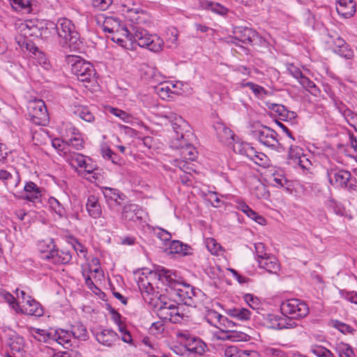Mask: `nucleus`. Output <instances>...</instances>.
Here are the masks:
<instances>
[{"label": "nucleus", "mask_w": 357, "mask_h": 357, "mask_svg": "<svg viewBox=\"0 0 357 357\" xmlns=\"http://www.w3.org/2000/svg\"><path fill=\"white\" fill-rule=\"evenodd\" d=\"M102 29L110 33L115 31L121 32L132 43H136L141 47H145L153 52L162 50L164 45L162 39L156 34H150L146 29L139 26H132L130 31L126 26H121L119 21L112 17L105 18Z\"/></svg>", "instance_id": "nucleus-1"}, {"label": "nucleus", "mask_w": 357, "mask_h": 357, "mask_svg": "<svg viewBox=\"0 0 357 357\" xmlns=\"http://www.w3.org/2000/svg\"><path fill=\"white\" fill-rule=\"evenodd\" d=\"M47 28L52 35L58 38V43L62 47L69 46L75 48L79 40V33L76 31L74 24L67 18H60L56 23L49 22Z\"/></svg>", "instance_id": "nucleus-2"}, {"label": "nucleus", "mask_w": 357, "mask_h": 357, "mask_svg": "<svg viewBox=\"0 0 357 357\" xmlns=\"http://www.w3.org/2000/svg\"><path fill=\"white\" fill-rule=\"evenodd\" d=\"M66 61L71 66V71L79 81L90 82L95 79L96 70L91 63L75 55H67Z\"/></svg>", "instance_id": "nucleus-3"}, {"label": "nucleus", "mask_w": 357, "mask_h": 357, "mask_svg": "<svg viewBox=\"0 0 357 357\" xmlns=\"http://www.w3.org/2000/svg\"><path fill=\"white\" fill-rule=\"evenodd\" d=\"M280 310L284 317L291 319H301L309 313L307 305L296 298L288 299L280 305Z\"/></svg>", "instance_id": "nucleus-4"}, {"label": "nucleus", "mask_w": 357, "mask_h": 357, "mask_svg": "<svg viewBox=\"0 0 357 357\" xmlns=\"http://www.w3.org/2000/svg\"><path fill=\"white\" fill-rule=\"evenodd\" d=\"M167 118L169 119L174 130L172 145H174L176 142H183L185 141V139L193 138V135L190 130V126L181 116L171 114Z\"/></svg>", "instance_id": "nucleus-5"}, {"label": "nucleus", "mask_w": 357, "mask_h": 357, "mask_svg": "<svg viewBox=\"0 0 357 357\" xmlns=\"http://www.w3.org/2000/svg\"><path fill=\"white\" fill-rule=\"evenodd\" d=\"M29 119L38 126H45L49 121V114L44 101L34 100L27 105Z\"/></svg>", "instance_id": "nucleus-6"}, {"label": "nucleus", "mask_w": 357, "mask_h": 357, "mask_svg": "<svg viewBox=\"0 0 357 357\" xmlns=\"http://www.w3.org/2000/svg\"><path fill=\"white\" fill-rule=\"evenodd\" d=\"M253 136L263 145L271 149H277L280 142L277 138L278 133L266 126L260 125L258 129L252 131Z\"/></svg>", "instance_id": "nucleus-7"}, {"label": "nucleus", "mask_w": 357, "mask_h": 357, "mask_svg": "<svg viewBox=\"0 0 357 357\" xmlns=\"http://www.w3.org/2000/svg\"><path fill=\"white\" fill-rule=\"evenodd\" d=\"M233 38L243 44L253 45L260 41L259 33L247 26H236L233 31Z\"/></svg>", "instance_id": "nucleus-8"}, {"label": "nucleus", "mask_w": 357, "mask_h": 357, "mask_svg": "<svg viewBox=\"0 0 357 357\" xmlns=\"http://www.w3.org/2000/svg\"><path fill=\"white\" fill-rule=\"evenodd\" d=\"M26 298V303H24L22 306H20L19 303L16 304V312L35 317L43 316L44 310L40 303L31 296H27Z\"/></svg>", "instance_id": "nucleus-9"}, {"label": "nucleus", "mask_w": 357, "mask_h": 357, "mask_svg": "<svg viewBox=\"0 0 357 357\" xmlns=\"http://www.w3.org/2000/svg\"><path fill=\"white\" fill-rule=\"evenodd\" d=\"M149 275L151 278L157 279L170 288L173 285H178V283L175 280L176 275L172 271L164 267H157L155 271H151Z\"/></svg>", "instance_id": "nucleus-10"}, {"label": "nucleus", "mask_w": 357, "mask_h": 357, "mask_svg": "<svg viewBox=\"0 0 357 357\" xmlns=\"http://www.w3.org/2000/svg\"><path fill=\"white\" fill-rule=\"evenodd\" d=\"M101 190L109 208L114 205L121 206V202L126 199V195L116 188L103 186Z\"/></svg>", "instance_id": "nucleus-11"}, {"label": "nucleus", "mask_w": 357, "mask_h": 357, "mask_svg": "<svg viewBox=\"0 0 357 357\" xmlns=\"http://www.w3.org/2000/svg\"><path fill=\"white\" fill-rule=\"evenodd\" d=\"M23 31L25 32V34H28L30 36L47 38V32L49 31V29L47 28V26L44 28L42 26V23L29 20L24 23Z\"/></svg>", "instance_id": "nucleus-12"}, {"label": "nucleus", "mask_w": 357, "mask_h": 357, "mask_svg": "<svg viewBox=\"0 0 357 357\" xmlns=\"http://www.w3.org/2000/svg\"><path fill=\"white\" fill-rule=\"evenodd\" d=\"M158 314L160 319L169 320L172 323H178L182 319L178 306L174 304H169L163 308L158 307Z\"/></svg>", "instance_id": "nucleus-13"}, {"label": "nucleus", "mask_w": 357, "mask_h": 357, "mask_svg": "<svg viewBox=\"0 0 357 357\" xmlns=\"http://www.w3.org/2000/svg\"><path fill=\"white\" fill-rule=\"evenodd\" d=\"M46 255V260H50L54 264H68L72 259V253L66 249L59 250L56 248Z\"/></svg>", "instance_id": "nucleus-14"}, {"label": "nucleus", "mask_w": 357, "mask_h": 357, "mask_svg": "<svg viewBox=\"0 0 357 357\" xmlns=\"http://www.w3.org/2000/svg\"><path fill=\"white\" fill-rule=\"evenodd\" d=\"M185 139V141L183 142H176L172 146L181 150V155L183 159L193 161L197 157V151L190 144L191 139Z\"/></svg>", "instance_id": "nucleus-15"}, {"label": "nucleus", "mask_w": 357, "mask_h": 357, "mask_svg": "<svg viewBox=\"0 0 357 357\" xmlns=\"http://www.w3.org/2000/svg\"><path fill=\"white\" fill-rule=\"evenodd\" d=\"M142 211L135 204H126L122 209L121 218L126 221L136 222L142 220Z\"/></svg>", "instance_id": "nucleus-16"}, {"label": "nucleus", "mask_w": 357, "mask_h": 357, "mask_svg": "<svg viewBox=\"0 0 357 357\" xmlns=\"http://www.w3.org/2000/svg\"><path fill=\"white\" fill-rule=\"evenodd\" d=\"M214 128L220 142L230 147L234 142V132L223 123H217Z\"/></svg>", "instance_id": "nucleus-17"}, {"label": "nucleus", "mask_w": 357, "mask_h": 357, "mask_svg": "<svg viewBox=\"0 0 357 357\" xmlns=\"http://www.w3.org/2000/svg\"><path fill=\"white\" fill-rule=\"evenodd\" d=\"M25 195L22 198L31 202H40L42 191L37 185L32 182H27L24 188Z\"/></svg>", "instance_id": "nucleus-18"}, {"label": "nucleus", "mask_w": 357, "mask_h": 357, "mask_svg": "<svg viewBox=\"0 0 357 357\" xmlns=\"http://www.w3.org/2000/svg\"><path fill=\"white\" fill-rule=\"evenodd\" d=\"M336 10L339 15L345 18L353 16L356 13V3L354 0H336Z\"/></svg>", "instance_id": "nucleus-19"}, {"label": "nucleus", "mask_w": 357, "mask_h": 357, "mask_svg": "<svg viewBox=\"0 0 357 357\" xmlns=\"http://www.w3.org/2000/svg\"><path fill=\"white\" fill-rule=\"evenodd\" d=\"M96 337L99 343L109 347H112L119 339L117 333L110 329H103L96 333Z\"/></svg>", "instance_id": "nucleus-20"}, {"label": "nucleus", "mask_w": 357, "mask_h": 357, "mask_svg": "<svg viewBox=\"0 0 357 357\" xmlns=\"http://www.w3.org/2000/svg\"><path fill=\"white\" fill-rule=\"evenodd\" d=\"M86 208L90 217L100 218L102 215V207L98 198L95 195H90L87 198Z\"/></svg>", "instance_id": "nucleus-21"}, {"label": "nucleus", "mask_w": 357, "mask_h": 357, "mask_svg": "<svg viewBox=\"0 0 357 357\" xmlns=\"http://www.w3.org/2000/svg\"><path fill=\"white\" fill-rule=\"evenodd\" d=\"M335 105L339 112L344 117L347 122L353 127L357 124V114L349 109L341 101H335Z\"/></svg>", "instance_id": "nucleus-22"}, {"label": "nucleus", "mask_w": 357, "mask_h": 357, "mask_svg": "<svg viewBox=\"0 0 357 357\" xmlns=\"http://www.w3.org/2000/svg\"><path fill=\"white\" fill-rule=\"evenodd\" d=\"M6 344L13 352L19 353L23 350L24 341L22 337L13 331L8 335Z\"/></svg>", "instance_id": "nucleus-23"}, {"label": "nucleus", "mask_w": 357, "mask_h": 357, "mask_svg": "<svg viewBox=\"0 0 357 357\" xmlns=\"http://www.w3.org/2000/svg\"><path fill=\"white\" fill-rule=\"evenodd\" d=\"M258 264L259 268L265 269L269 273L276 274L280 269L277 259L273 256L259 259Z\"/></svg>", "instance_id": "nucleus-24"}, {"label": "nucleus", "mask_w": 357, "mask_h": 357, "mask_svg": "<svg viewBox=\"0 0 357 357\" xmlns=\"http://www.w3.org/2000/svg\"><path fill=\"white\" fill-rule=\"evenodd\" d=\"M0 180L5 182L10 188H15L20 183V176L17 172L13 176L6 169H0Z\"/></svg>", "instance_id": "nucleus-25"}, {"label": "nucleus", "mask_w": 357, "mask_h": 357, "mask_svg": "<svg viewBox=\"0 0 357 357\" xmlns=\"http://www.w3.org/2000/svg\"><path fill=\"white\" fill-rule=\"evenodd\" d=\"M226 313L238 321H247L250 319L251 312L244 307H232L226 310Z\"/></svg>", "instance_id": "nucleus-26"}, {"label": "nucleus", "mask_w": 357, "mask_h": 357, "mask_svg": "<svg viewBox=\"0 0 357 357\" xmlns=\"http://www.w3.org/2000/svg\"><path fill=\"white\" fill-rule=\"evenodd\" d=\"M38 250L41 253V258L46 260V255H49L50 252L56 248L54 241L52 238L39 241L37 244Z\"/></svg>", "instance_id": "nucleus-27"}, {"label": "nucleus", "mask_w": 357, "mask_h": 357, "mask_svg": "<svg viewBox=\"0 0 357 357\" xmlns=\"http://www.w3.org/2000/svg\"><path fill=\"white\" fill-rule=\"evenodd\" d=\"M171 253L181 254L183 256L190 255V246L177 240L172 241L169 247Z\"/></svg>", "instance_id": "nucleus-28"}, {"label": "nucleus", "mask_w": 357, "mask_h": 357, "mask_svg": "<svg viewBox=\"0 0 357 357\" xmlns=\"http://www.w3.org/2000/svg\"><path fill=\"white\" fill-rule=\"evenodd\" d=\"M303 149L298 146H291L288 153V163L296 167L298 160L301 159V157L304 156Z\"/></svg>", "instance_id": "nucleus-29"}, {"label": "nucleus", "mask_w": 357, "mask_h": 357, "mask_svg": "<svg viewBox=\"0 0 357 357\" xmlns=\"http://www.w3.org/2000/svg\"><path fill=\"white\" fill-rule=\"evenodd\" d=\"M337 43L338 45L335 52L343 58L347 59H352L354 56V51L349 47V45L341 39H338Z\"/></svg>", "instance_id": "nucleus-30"}, {"label": "nucleus", "mask_w": 357, "mask_h": 357, "mask_svg": "<svg viewBox=\"0 0 357 357\" xmlns=\"http://www.w3.org/2000/svg\"><path fill=\"white\" fill-rule=\"evenodd\" d=\"M72 336L75 339L86 340L87 331L86 327L80 322L73 325L70 331Z\"/></svg>", "instance_id": "nucleus-31"}, {"label": "nucleus", "mask_w": 357, "mask_h": 357, "mask_svg": "<svg viewBox=\"0 0 357 357\" xmlns=\"http://www.w3.org/2000/svg\"><path fill=\"white\" fill-rule=\"evenodd\" d=\"M13 8L17 11L26 10L28 13L32 10V0H9Z\"/></svg>", "instance_id": "nucleus-32"}, {"label": "nucleus", "mask_w": 357, "mask_h": 357, "mask_svg": "<svg viewBox=\"0 0 357 357\" xmlns=\"http://www.w3.org/2000/svg\"><path fill=\"white\" fill-rule=\"evenodd\" d=\"M178 286H180L179 283ZM170 294L172 296L174 295L177 296L180 301H185L186 298H191V295L193 294V291L192 289H191L190 292H188V291L178 288V285H173V287H171Z\"/></svg>", "instance_id": "nucleus-33"}, {"label": "nucleus", "mask_w": 357, "mask_h": 357, "mask_svg": "<svg viewBox=\"0 0 357 357\" xmlns=\"http://www.w3.org/2000/svg\"><path fill=\"white\" fill-rule=\"evenodd\" d=\"M75 114L87 122H92L94 120L93 114L86 107L79 106L74 112Z\"/></svg>", "instance_id": "nucleus-34"}, {"label": "nucleus", "mask_w": 357, "mask_h": 357, "mask_svg": "<svg viewBox=\"0 0 357 357\" xmlns=\"http://www.w3.org/2000/svg\"><path fill=\"white\" fill-rule=\"evenodd\" d=\"M206 345L199 339H194L192 343L188 345V349L195 354L202 355L205 352Z\"/></svg>", "instance_id": "nucleus-35"}, {"label": "nucleus", "mask_w": 357, "mask_h": 357, "mask_svg": "<svg viewBox=\"0 0 357 357\" xmlns=\"http://www.w3.org/2000/svg\"><path fill=\"white\" fill-rule=\"evenodd\" d=\"M138 286L144 298L145 295L149 296L153 294L154 292V288L147 278H142L141 280L138 282Z\"/></svg>", "instance_id": "nucleus-36"}, {"label": "nucleus", "mask_w": 357, "mask_h": 357, "mask_svg": "<svg viewBox=\"0 0 357 357\" xmlns=\"http://www.w3.org/2000/svg\"><path fill=\"white\" fill-rule=\"evenodd\" d=\"M299 83L303 86V87L314 96H317L320 91L316 84L305 76H303Z\"/></svg>", "instance_id": "nucleus-37"}, {"label": "nucleus", "mask_w": 357, "mask_h": 357, "mask_svg": "<svg viewBox=\"0 0 357 357\" xmlns=\"http://www.w3.org/2000/svg\"><path fill=\"white\" fill-rule=\"evenodd\" d=\"M72 335L70 331L63 329H59V336L57 343L65 347L70 346Z\"/></svg>", "instance_id": "nucleus-38"}, {"label": "nucleus", "mask_w": 357, "mask_h": 357, "mask_svg": "<svg viewBox=\"0 0 357 357\" xmlns=\"http://www.w3.org/2000/svg\"><path fill=\"white\" fill-rule=\"evenodd\" d=\"M350 174V172L342 169V171H340V174L337 180L333 182V185L344 188V186H347V182L349 181Z\"/></svg>", "instance_id": "nucleus-39"}, {"label": "nucleus", "mask_w": 357, "mask_h": 357, "mask_svg": "<svg viewBox=\"0 0 357 357\" xmlns=\"http://www.w3.org/2000/svg\"><path fill=\"white\" fill-rule=\"evenodd\" d=\"M222 315L219 314L215 310H208L206 315V321L210 324L211 326H214L217 328H220V326H217L218 324H220V322L222 319Z\"/></svg>", "instance_id": "nucleus-40"}, {"label": "nucleus", "mask_w": 357, "mask_h": 357, "mask_svg": "<svg viewBox=\"0 0 357 357\" xmlns=\"http://www.w3.org/2000/svg\"><path fill=\"white\" fill-rule=\"evenodd\" d=\"M268 357H291V352H287L280 348L268 347L265 350Z\"/></svg>", "instance_id": "nucleus-41"}, {"label": "nucleus", "mask_w": 357, "mask_h": 357, "mask_svg": "<svg viewBox=\"0 0 357 357\" xmlns=\"http://www.w3.org/2000/svg\"><path fill=\"white\" fill-rule=\"evenodd\" d=\"M336 351L340 357H354V353L348 344L340 343L337 344Z\"/></svg>", "instance_id": "nucleus-42"}, {"label": "nucleus", "mask_w": 357, "mask_h": 357, "mask_svg": "<svg viewBox=\"0 0 357 357\" xmlns=\"http://www.w3.org/2000/svg\"><path fill=\"white\" fill-rule=\"evenodd\" d=\"M206 246L212 255H218L219 251L222 249L221 245L213 238H208L206 240Z\"/></svg>", "instance_id": "nucleus-43"}, {"label": "nucleus", "mask_w": 357, "mask_h": 357, "mask_svg": "<svg viewBox=\"0 0 357 357\" xmlns=\"http://www.w3.org/2000/svg\"><path fill=\"white\" fill-rule=\"evenodd\" d=\"M155 90L158 95L163 100H165L170 97V94L172 91L168 85L160 84L155 86Z\"/></svg>", "instance_id": "nucleus-44"}, {"label": "nucleus", "mask_w": 357, "mask_h": 357, "mask_svg": "<svg viewBox=\"0 0 357 357\" xmlns=\"http://www.w3.org/2000/svg\"><path fill=\"white\" fill-rule=\"evenodd\" d=\"M266 105L269 109L277 114L280 119L282 120V118L284 117V114L287 109V107L285 106H284L283 105L272 102H267Z\"/></svg>", "instance_id": "nucleus-45"}, {"label": "nucleus", "mask_w": 357, "mask_h": 357, "mask_svg": "<svg viewBox=\"0 0 357 357\" xmlns=\"http://www.w3.org/2000/svg\"><path fill=\"white\" fill-rule=\"evenodd\" d=\"M107 111L114 114V116L119 117L120 119L123 120L124 122H128L130 119V116L127 114L126 112L119 109L118 108H115L113 107H109Z\"/></svg>", "instance_id": "nucleus-46"}, {"label": "nucleus", "mask_w": 357, "mask_h": 357, "mask_svg": "<svg viewBox=\"0 0 357 357\" xmlns=\"http://www.w3.org/2000/svg\"><path fill=\"white\" fill-rule=\"evenodd\" d=\"M343 169H340L337 167H330L326 169V174L328 178L329 183L333 185V182L336 181L338 178V176L340 174V171H342Z\"/></svg>", "instance_id": "nucleus-47"}, {"label": "nucleus", "mask_w": 357, "mask_h": 357, "mask_svg": "<svg viewBox=\"0 0 357 357\" xmlns=\"http://www.w3.org/2000/svg\"><path fill=\"white\" fill-rule=\"evenodd\" d=\"M294 319H291L289 317H281L279 319V322L278 324V328L279 329L282 328H291L296 326V322L294 321Z\"/></svg>", "instance_id": "nucleus-48"}, {"label": "nucleus", "mask_w": 357, "mask_h": 357, "mask_svg": "<svg viewBox=\"0 0 357 357\" xmlns=\"http://www.w3.org/2000/svg\"><path fill=\"white\" fill-rule=\"evenodd\" d=\"M333 326L343 334H353L355 332V330L349 325L337 320L334 321Z\"/></svg>", "instance_id": "nucleus-49"}, {"label": "nucleus", "mask_w": 357, "mask_h": 357, "mask_svg": "<svg viewBox=\"0 0 357 357\" xmlns=\"http://www.w3.org/2000/svg\"><path fill=\"white\" fill-rule=\"evenodd\" d=\"M204 197L206 201H208L213 206H220L221 200L218 198V194L213 191H208L204 194Z\"/></svg>", "instance_id": "nucleus-50"}, {"label": "nucleus", "mask_w": 357, "mask_h": 357, "mask_svg": "<svg viewBox=\"0 0 357 357\" xmlns=\"http://www.w3.org/2000/svg\"><path fill=\"white\" fill-rule=\"evenodd\" d=\"M252 161L257 165L263 167L268 166V158L264 153L261 152H258L256 154V156L252 158Z\"/></svg>", "instance_id": "nucleus-51"}, {"label": "nucleus", "mask_w": 357, "mask_h": 357, "mask_svg": "<svg viewBox=\"0 0 357 357\" xmlns=\"http://www.w3.org/2000/svg\"><path fill=\"white\" fill-rule=\"evenodd\" d=\"M273 185L279 188H285L287 190H289L290 186L289 181L282 176H274L273 178Z\"/></svg>", "instance_id": "nucleus-52"}, {"label": "nucleus", "mask_w": 357, "mask_h": 357, "mask_svg": "<svg viewBox=\"0 0 357 357\" xmlns=\"http://www.w3.org/2000/svg\"><path fill=\"white\" fill-rule=\"evenodd\" d=\"M312 352L317 357H335L330 350L324 347H317L312 349Z\"/></svg>", "instance_id": "nucleus-53"}, {"label": "nucleus", "mask_w": 357, "mask_h": 357, "mask_svg": "<svg viewBox=\"0 0 357 357\" xmlns=\"http://www.w3.org/2000/svg\"><path fill=\"white\" fill-rule=\"evenodd\" d=\"M255 248L257 255V261L259 259L266 258L270 256L266 252L265 245L262 243H257L255 244Z\"/></svg>", "instance_id": "nucleus-54"}, {"label": "nucleus", "mask_w": 357, "mask_h": 357, "mask_svg": "<svg viewBox=\"0 0 357 357\" xmlns=\"http://www.w3.org/2000/svg\"><path fill=\"white\" fill-rule=\"evenodd\" d=\"M249 144L246 142H235L231 144V147L233 149V151L236 153H238L243 155H245V150H247L246 146H248Z\"/></svg>", "instance_id": "nucleus-55"}, {"label": "nucleus", "mask_w": 357, "mask_h": 357, "mask_svg": "<svg viewBox=\"0 0 357 357\" xmlns=\"http://www.w3.org/2000/svg\"><path fill=\"white\" fill-rule=\"evenodd\" d=\"M220 326H223L224 328H221L222 331H234L233 328L236 326V323L231 320H229L225 316H222V319L220 322Z\"/></svg>", "instance_id": "nucleus-56"}, {"label": "nucleus", "mask_w": 357, "mask_h": 357, "mask_svg": "<svg viewBox=\"0 0 357 357\" xmlns=\"http://www.w3.org/2000/svg\"><path fill=\"white\" fill-rule=\"evenodd\" d=\"M112 3V0H92L93 7L100 10H106Z\"/></svg>", "instance_id": "nucleus-57"}, {"label": "nucleus", "mask_w": 357, "mask_h": 357, "mask_svg": "<svg viewBox=\"0 0 357 357\" xmlns=\"http://www.w3.org/2000/svg\"><path fill=\"white\" fill-rule=\"evenodd\" d=\"M287 70L289 72V73L298 82H300V80L304 76L301 70L296 66H294L293 64L289 65Z\"/></svg>", "instance_id": "nucleus-58"}, {"label": "nucleus", "mask_w": 357, "mask_h": 357, "mask_svg": "<svg viewBox=\"0 0 357 357\" xmlns=\"http://www.w3.org/2000/svg\"><path fill=\"white\" fill-rule=\"evenodd\" d=\"M250 218H251L253 220H255L257 222H258L260 225H264L266 220L264 218H263L261 215L257 213L255 211H254L252 208H250L248 211V213H245Z\"/></svg>", "instance_id": "nucleus-59"}, {"label": "nucleus", "mask_w": 357, "mask_h": 357, "mask_svg": "<svg viewBox=\"0 0 357 357\" xmlns=\"http://www.w3.org/2000/svg\"><path fill=\"white\" fill-rule=\"evenodd\" d=\"M296 166H299L303 170H310L312 166L311 161L305 155L301 157L300 160H298Z\"/></svg>", "instance_id": "nucleus-60"}, {"label": "nucleus", "mask_w": 357, "mask_h": 357, "mask_svg": "<svg viewBox=\"0 0 357 357\" xmlns=\"http://www.w3.org/2000/svg\"><path fill=\"white\" fill-rule=\"evenodd\" d=\"M119 33L120 32H117L116 31H115L114 33H112V36H108V38H110L114 43H116L121 47H126V41L125 40L124 38L120 37Z\"/></svg>", "instance_id": "nucleus-61"}, {"label": "nucleus", "mask_w": 357, "mask_h": 357, "mask_svg": "<svg viewBox=\"0 0 357 357\" xmlns=\"http://www.w3.org/2000/svg\"><path fill=\"white\" fill-rule=\"evenodd\" d=\"M49 203L51 207L54 210V211L56 213L61 215V213L63 212V208L56 199L51 197L49 199Z\"/></svg>", "instance_id": "nucleus-62"}, {"label": "nucleus", "mask_w": 357, "mask_h": 357, "mask_svg": "<svg viewBox=\"0 0 357 357\" xmlns=\"http://www.w3.org/2000/svg\"><path fill=\"white\" fill-rule=\"evenodd\" d=\"M344 188L351 193L357 192V179L352 176L351 174H350L349 181L347 182V186H344Z\"/></svg>", "instance_id": "nucleus-63"}, {"label": "nucleus", "mask_w": 357, "mask_h": 357, "mask_svg": "<svg viewBox=\"0 0 357 357\" xmlns=\"http://www.w3.org/2000/svg\"><path fill=\"white\" fill-rule=\"evenodd\" d=\"M238 347L236 346H229L225 349L224 356L225 357H236L238 354Z\"/></svg>", "instance_id": "nucleus-64"}]
</instances>
